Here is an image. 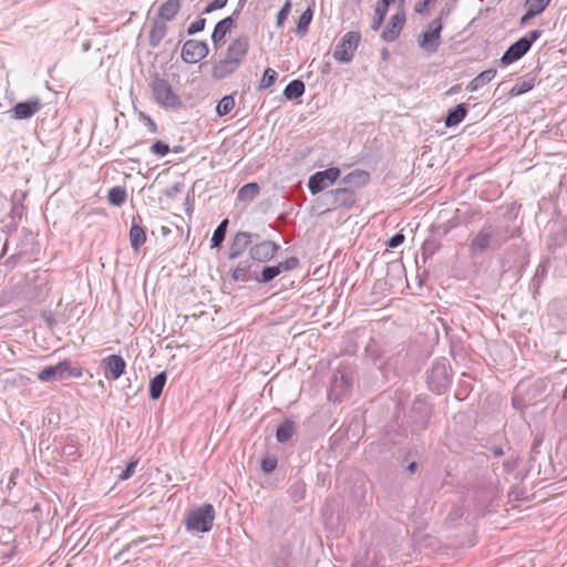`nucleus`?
I'll list each match as a JSON object with an SVG mask.
<instances>
[{
	"instance_id": "393cba45",
	"label": "nucleus",
	"mask_w": 567,
	"mask_h": 567,
	"mask_svg": "<svg viewBox=\"0 0 567 567\" xmlns=\"http://www.w3.org/2000/svg\"><path fill=\"white\" fill-rule=\"evenodd\" d=\"M467 114V106L465 103L457 104L450 109L445 115L444 123L446 127L458 125Z\"/></svg>"
},
{
	"instance_id": "58836bf2",
	"label": "nucleus",
	"mask_w": 567,
	"mask_h": 567,
	"mask_svg": "<svg viewBox=\"0 0 567 567\" xmlns=\"http://www.w3.org/2000/svg\"><path fill=\"white\" fill-rule=\"evenodd\" d=\"M547 275V266L542 262L537 266L536 271L530 280V289H533L534 296L538 292L545 277Z\"/></svg>"
},
{
	"instance_id": "5fc2aeb1",
	"label": "nucleus",
	"mask_w": 567,
	"mask_h": 567,
	"mask_svg": "<svg viewBox=\"0 0 567 567\" xmlns=\"http://www.w3.org/2000/svg\"><path fill=\"white\" fill-rule=\"evenodd\" d=\"M183 189V184L181 183H175L174 185H172L171 187L166 188L165 189V195L167 197H174L176 196L178 193H181Z\"/></svg>"
},
{
	"instance_id": "37998d69",
	"label": "nucleus",
	"mask_w": 567,
	"mask_h": 567,
	"mask_svg": "<svg viewBox=\"0 0 567 567\" xmlns=\"http://www.w3.org/2000/svg\"><path fill=\"white\" fill-rule=\"evenodd\" d=\"M534 85H535L534 79L523 81L522 83H517L511 89L509 95L512 97H514V96L524 94V93L530 91L534 87Z\"/></svg>"
},
{
	"instance_id": "864d4df0",
	"label": "nucleus",
	"mask_w": 567,
	"mask_h": 567,
	"mask_svg": "<svg viewBox=\"0 0 567 567\" xmlns=\"http://www.w3.org/2000/svg\"><path fill=\"white\" fill-rule=\"evenodd\" d=\"M137 466V462L133 461V462H130L127 465H126V468L122 472V474L120 475V477L122 480H127L130 478L133 473L135 472V468Z\"/></svg>"
},
{
	"instance_id": "ea45409f",
	"label": "nucleus",
	"mask_w": 567,
	"mask_h": 567,
	"mask_svg": "<svg viewBox=\"0 0 567 567\" xmlns=\"http://www.w3.org/2000/svg\"><path fill=\"white\" fill-rule=\"evenodd\" d=\"M235 106L233 95H225L217 104L216 112L219 116H225L231 112Z\"/></svg>"
},
{
	"instance_id": "79ce46f5",
	"label": "nucleus",
	"mask_w": 567,
	"mask_h": 567,
	"mask_svg": "<svg viewBox=\"0 0 567 567\" xmlns=\"http://www.w3.org/2000/svg\"><path fill=\"white\" fill-rule=\"evenodd\" d=\"M441 248V243L434 238L426 239L422 245V256L424 259L432 257Z\"/></svg>"
},
{
	"instance_id": "dca6fc26",
	"label": "nucleus",
	"mask_w": 567,
	"mask_h": 567,
	"mask_svg": "<svg viewBox=\"0 0 567 567\" xmlns=\"http://www.w3.org/2000/svg\"><path fill=\"white\" fill-rule=\"evenodd\" d=\"M249 51V38L246 34H240L233 39L226 52V58L236 62L238 65L245 61Z\"/></svg>"
},
{
	"instance_id": "13d9d810",
	"label": "nucleus",
	"mask_w": 567,
	"mask_h": 567,
	"mask_svg": "<svg viewBox=\"0 0 567 567\" xmlns=\"http://www.w3.org/2000/svg\"><path fill=\"white\" fill-rule=\"evenodd\" d=\"M450 13H451V7L449 4H445L442 8L437 18H441V21H442L444 18H447L450 16Z\"/></svg>"
},
{
	"instance_id": "0eeeda50",
	"label": "nucleus",
	"mask_w": 567,
	"mask_h": 567,
	"mask_svg": "<svg viewBox=\"0 0 567 567\" xmlns=\"http://www.w3.org/2000/svg\"><path fill=\"white\" fill-rule=\"evenodd\" d=\"M281 249L280 245L268 239H262L261 235L258 234L252 246L249 248V257L246 260L256 262L258 266L271 261Z\"/></svg>"
},
{
	"instance_id": "603ef678",
	"label": "nucleus",
	"mask_w": 567,
	"mask_h": 567,
	"mask_svg": "<svg viewBox=\"0 0 567 567\" xmlns=\"http://www.w3.org/2000/svg\"><path fill=\"white\" fill-rule=\"evenodd\" d=\"M404 239L405 237L402 233H396L386 241V246L390 248H396L403 244Z\"/></svg>"
},
{
	"instance_id": "ddd939ff",
	"label": "nucleus",
	"mask_w": 567,
	"mask_h": 567,
	"mask_svg": "<svg viewBox=\"0 0 567 567\" xmlns=\"http://www.w3.org/2000/svg\"><path fill=\"white\" fill-rule=\"evenodd\" d=\"M324 196L328 198V203L333 208L350 209L357 203V195L354 190L348 186L332 189L328 192Z\"/></svg>"
},
{
	"instance_id": "20e7f679",
	"label": "nucleus",
	"mask_w": 567,
	"mask_h": 567,
	"mask_svg": "<svg viewBox=\"0 0 567 567\" xmlns=\"http://www.w3.org/2000/svg\"><path fill=\"white\" fill-rule=\"evenodd\" d=\"M214 519V506L212 504H204L187 514L185 525L187 530L208 533L213 528Z\"/></svg>"
},
{
	"instance_id": "c9c22d12",
	"label": "nucleus",
	"mask_w": 567,
	"mask_h": 567,
	"mask_svg": "<svg viewBox=\"0 0 567 567\" xmlns=\"http://www.w3.org/2000/svg\"><path fill=\"white\" fill-rule=\"evenodd\" d=\"M313 17V9L309 7L307 10H305L301 16L298 19L297 27H296V34L297 35H305L309 29V25L312 21Z\"/></svg>"
},
{
	"instance_id": "09e8293b",
	"label": "nucleus",
	"mask_w": 567,
	"mask_h": 567,
	"mask_svg": "<svg viewBox=\"0 0 567 567\" xmlns=\"http://www.w3.org/2000/svg\"><path fill=\"white\" fill-rule=\"evenodd\" d=\"M151 151L152 153L156 154V155H159V156H165L169 153V146L162 142V141H156L152 146H151Z\"/></svg>"
},
{
	"instance_id": "5701e85b",
	"label": "nucleus",
	"mask_w": 567,
	"mask_h": 567,
	"mask_svg": "<svg viewBox=\"0 0 567 567\" xmlns=\"http://www.w3.org/2000/svg\"><path fill=\"white\" fill-rule=\"evenodd\" d=\"M489 247H492V237L485 224L478 234L471 240L470 250L473 254H481Z\"/></svg>"
},
{
	"instance_id": "a211bd4d",
	"label": "nucleus",
	"mask_w": 567,
	"mask_h": 567,
	"mask_svg": "<svg viewBox=\"0 0 567 567\" xmlns=\"http://www.w3.org/2000/svg\"><path fill=\"white\" fill-rule=\"evenodd\" d=\"M102 365L107 380H117L124 374L126 362L121 355L111 354L102 360Z\"/></svg>"
},
{
	"instance_id": "c85d7f7f",
	"label": "nucleus",
	"mask_w": 567,
	"mask_h": 567,
	"mask_svg": "<svg viewBox=\"0 0 567 567\" xmlns=\"http://www.w3.org/2000/svg\"><path fill=\"white\" fill-rule=\"evenodd\" d=\"M296 430L295 421L290 419H286L282 423H280L276 430V439L279 443L288 442Z\"/></svg>"
},
{
	"instance_id": "3c124183",
	"label": "nucleus",
	"mask_w": 567,
	"mask_h": 567,
	"mask_svg": "<svg viewBox=\"0 0 567 567\" xmlns=\"http://www.w3.org/2000/svg\"><path fill=\"white\" fill-rule=\"evenodd\" d=\"M227 1L228 0H214L203 10V13L208 14L215 10L223 9L227 4Z\"/></svg>"
},
{
	"instance_id": "774afa93",
	"label": "nucleus",
	"mask_w": 567,
	"mask_h": 567,
	"mask_svg": "<svg viewBox=\"0 0 567 567\" xmlns=\"http://www.w3.org/2000/svg\"><path fill=\"white\" fill-rule=\"evenodd\" d=\"M451 91H452V92H457V86H453V87L451 89Z\"/></svg>"
},
{
	"instance_id": "423d86ee",
	"label": "nucleus",
	"mask_w": 567,
	"mask_h": 567,
	"mask_svg": "<svg viewBox=\"0 0 567 567\" xmlns=\"http://www.w3.org/2000/svg\"><path fill=\"white\" fill-rule=\"evenodd\" d=\"M543 30H532L526 35L511 44L501 58L502 65H509L523 58L532 48L533 43L540 38Z\"/></svg>"
},
{
	"instance_id": "7ed1b4c3",
	"label": "nucleus",
	"mask_w": 567,
	"mask_h": 567,
	"mask_svg": "<svg viewBox=\"0 0 567 567\" xmlns=\"http://www.w3.org/2000/svg\"><path fill=\"white\" fill-rule=\"evenodd\" d=\"M151 89L157 104L166 109H178L182 106L181 97L173 91L169 82L155 73L152 78Z\"/></svg>"
},
{
	"instance_id": "72a5a7b5",
	"label": "nucleus",
	"mask_w": 567,
	"mask_h": 567,
	"mask_svg": "<svg viewBox=\"0 0 567 567\" xmlns=\"http://www.w3.org/2000/svg\"><path fill=\"white\" fill-rule=\"evenodd\" d=\"M306 91L305 83L301 80H292L284 90V96L287 100H296L303 95Z\"/></svg>"
},
{
	"instance_id": "6e6d98bb",
	"label": "nucleus",
	"mask_w": 567,
	"mask_h": 567,
	"mask_svg": "<svg viewBox=\"0 0 567 567\" xmlns=\"http://www.w3.org/2000/svg\"><path fill=\"white\" fill-rule=\"evenodd\" d=\"M433 0H421L420 2H417L415 4V12L419 13V14H424L425 11H426V8L427 6L432 2Z\"/></svg>"
},
{
	"instance_id": "4c0bfd02",
	"label": "nucleus",
	"mask_w": 567,
	"mask_h": 567,
	"mask_svg": "<svg viewBox=\"0 0 567 567\" xmlns=\"http://www.w3.org/2000/svg\"><path fill=\"white\" fill-rule=\"evenodd\" d=\"M288 495L293 503L302 501L306 495V483L302 480L295 481L288 488Z\"/></svg>"
},
{
	"instance_id": "8fccbe9b",
	"label": "nucleus",
	"mask_w": 567,
	"mask_h": 567,
	"mask_svg": "<svg viewBox=\"0 0 567 567\" xmlns=\"http://www.w3.org/2000/svg\"><path fill=\"white\" fill-rule=\"evenodd\" d=\"M205 25H206V19L199 18L198 20H196L188 27L187 34L193 35L197 32H200L205 29Z\"/></svg>"
},
{
	"instance_id": "412c9836",
	"label": "nucleus",
	"mask_w": 567,
	"mask_h": 567,
	"mask_svg": "<svg viewBox=\"0 0 567 567\" xmlns=\"http://www.w3.org/2000/svg\"><path fill=\"white\" fill-rule=\"evenodd\" d=\"M412 413L415 415L413 421L419 430H424L427 426L431 417V406L425 399L416 398L412 404Z\"/></svg>"
},
{
	"instance_id": "2f4dec72",
	"label": "nucleus",
	"mask_w": 567,
	"mask_h": 567,
	"mask_svg": "<svg viewBox=\"0 0 567 567\" xmlns=\"http://www.w3.org/2000/svg\"><path fill=\"white\" fill-rule=\"evenodd\" d=\"M130 241L132 248L137 251L141 246L146 241V233L145 229L137 225L136 223H133L130 229Z\"/></svg>"
},
{
	"instance_id": "7c9ffc66",
	"label": "nucleus",
	"mask_w": 567,
	"mask_h": 567,
	"mask_svg": "<svg viewBox=\"0 0 567 567\" xmlns=\"http://www.w3.org/2000/svg\"><path fill=\"white\" fill-rule=\"evenodd\" d=\"M167 380L166 372H159L150 381V396L153 400L159 399Z\"/></svg>"
},
{
	"instance_id": "6ab92c4d",
	"label": "nucleus",
	"mask_w": 567,
	"mask_h": 567,
	"mask_svg": "<svg viewBox=\"0 0 567 567\" xmlns=\"http://www.w3.org/2000/svg\"><path fill=\"white\" fill-rule=\"evenodd\" d=\"M405 23V14L403 11L396 12L394 16H392L386 23L385 28L381 32V38L385 42H393L395 41Z\"/></svg>"
},
{
	"instance_id": "c756f323",
	"label": "nucleus",
	"mask_w": 567,
	"mask_h": 567,
	"mask_svg": "<svg viewBox=\"0 0 567 567\" xmlns=\"http://www.w3.org/2000/svg\"><path fill=\"white\" fill-rule=\"evenodd\" d=\"M495 75H496V70L495 69L485 70V71L481 72L477 76H475L470 82V84L467 85L466 89L470 92L477 91L480 87H482L483 85H485L488 82H491L495 78Z\"/></svg>"
},
{
	"instance_id": "49530a36",
	"label": "nucleus",
	"mask_w": 567,
	"mask_h": 567,
	"mask_svg": "<svg viewBox=\"0 0 567 567\" xmlns=\"http://www.w3.org/2000/svg\"><path fill=\"white\" fill-rule=\"evenodd\" d=\"M290 11H291V2H290V0H287L276 16L277 28L284 27L286 20L288 19Z\"/></svg>"
},
{
	"instance_id": "aec40b11",
	"label": "nucleus",
	"mask_w": 567,
	"mask_h": 567,
	"mask_svg": "<svg viewBox=\"0 0 567 567\" xmlns=\"http://www.w3.org/2000/svg\"><path fill=\"white\" fill-rule=\"evenodd\" d=\"M238 19V11L218 21L212 33V41L215 48H218L227 33L230 32Z\"/></svg>"
},
{
	"instance_id": "4be33fe9",
	"label": "nucleus",
	"mask_w": 567,
	"mask_h": 567,
	"mask_svg": "<svg viewBox=\"0 0 567 567\" xmlns=\"http://www.w3.org/2000/svg\"><path fill=\"white\" fill-rule=\"evenodd\" d=\"M239 66L236 62L225 56V59L219 60L213 65L212 76L215 80H223L235 73Z\"/></svg>"
},
{
	"instance_id": "bf43d9fd",
	"label": "nucleus",
	"mask_w": 567,
	"mask_h": 567,
	"mask_svg": "<svg viewBox=\"0 0 567 567\" xmlns=\"http://www.w3.org/2000/svg\"><path fill=\"white\" fill-rule=\"evenodd\" d=\"M492 454L495 456V457H501L504 455V451L501 446H494L492 449Z\"/></svg>"
},
{
	"instance_id": "de8ad7c7",
	"label": "nucleus",
	"mask_w": 567,
	"mask_h": 567,
	"mask_svg": "<svg viewBox=\"0 0 567 567\" xmlns=\"http://www.w3.org/2000/svg\"><path fill=\"white\" fill-rule=\"evenodd\" d=\"M277 458L275 456H268L261 460V470L265 474L272 473L277 467Z\"/></svg>"
},
{
	"instance_id": "c03bdc74",
	"label": "nucleus",
	"mask_w": 567,
	"mask_h": 567,
	"mask_svg": "<svg viewBox=\"0 0 567 567\" xmlns=\"http://www.w3.org/2000/svg\"><path fill=\"white\" fill-rule=\"evenodd\" d=\"M386 13H388V9H385L384 7H381V4H377V7L374 9V17H373V20L371 23L372 30L378 31L381 28Z\"/></svg>"
},
{
	"instance_id": "4468645a",
	"label": "nucleus",
	"mask_w": 567,
	"mask_h": 567,
	"mask_svg": "<svg viewBox=\"0 0 567 567\" xmlns=\"http://www.w3.org/2000/svg\"><path fill=\"white\" fill-rule=\"evenodd\" d=\"M209 53L208 44L205 41L187 40L182 49V59L184 62L195 64L206 58Z\"/></svg>"
},
{
	"instance_id": "1a4fd4ad",
	"label": "nucleus",
	"mask_w": 567,
	"mask_h": 567,
	"mask_svg": "<svg viewBox=\"0 0 567 567\" xmlns=\"http://www.w3.org/2000/svg\"><path fill=\"white\" fill-rule=\"evenodd\" d=\"M352 385V377L350 370L340 367L333 373V378L328 391V399L332 402H341L348 394Z\"/></svg>"
},
{
	"instance_id": "338daca9",
	"label": "nucleus",
	"mask_w": 567,
	"mask_h": 567,
	"mask_svg": "<svg viewBox=\"0 0 567 567\" xmlns=\"http://www.w3.org/2000/svg\"><path fill=\"white\" fill-rule=\"evenodd\" d=\"M329 68H330V65H329V63H327V64L324 65V68L322 69L321 73H322V74L328 73V72H329Z\"/></svg>"
},
{
	"instance_id": "f03ea898",
	"label": "nucleus",
	"mask_w": 567,
	"mask_h": 567,
	"mask_svg": "<svg viewBox=\"0 0 567 567\" xmlns=\"http://www.w3.org/2000/svg\"><path fill=\"white\" fill-rule=\"evenodd\" d=\"M429 389L436 393H444L452 382V370L450 362L445 358L436 359L426 372Z\"/></svg>"
},
{
	"instance_id": "2eb2a0df",
	"label": "nucleus",
	"mask_w": 567,
	"mask_h": 567,
	"mask_svg": "<svg viewBox=\"0 0 567 567\" xmlns=\"http://www.w3.org/2000/svg\"><path fill=\"white\" fill-rule=\"evenodd\" d=\"M42 107L41 99L32 96L27 101L17 103L9 112L14 120H29Z\"/></svg>"
},
{
	"instance_id": "b1692460",
	"label": "nucleus",
	"mask_w": 567,
	"mask_h": 567,
	"mask_svg": "<svg viewBox=\"0 0 567 567\" xmlns=\"http://www.w3.org/2000/svg\"><path fill=\"white\" fill-rule=\"evenodd\" d=\"M370 182V174L363 169H354L342 177L341 183L350 188H361Z\"/></svg>"
},
{
	"instance_id": "473e14b6",
	"label": "nucleus",
	"mask_w": 567,
	"mask_h": 567,
	"mask_svg": "<svg viewBox=\"0 0 567 567\" xmlns=\"http://www.w3.org/2000/svg\"><path fill=\"white\" fill-rule=\"evenodd\" d=\"M549 2L550 0H536L534 3H532L526 13L520 18V25H525L530 19L540 14L549 4Z\"/></svg>"
},
{
	"instance_id": "0e129e2a",
	"label": "nucleus",
	"mask_w": 567,
	"mask_h": 567,
	"mask_svg": "<svg viewBox=\"0 0 567 567\" xmlns=\"http://www.w3.org/2000/svg\"><path fill=\"white\" fill-rule=\"evenodd\" d=\"M145 540H146V538H138V539L132 542L130 546H136L137 544L143 543Z\"/></svg>"
},
{
	"instance_id": "a19ab883",
	"label": "nucleus",
	"mask_w": 567,
	"mask_h": 567,
	"mask_svg": "<svg viewBox=\"0 0 567 567\" xmlns=\"http://www.w3.org/2000/svg\"><path fill=\"white\" fill-rule=\"evenodd\" d=\"M299 259L296 256H291L287 258L284 261L278 262L277 265H274L276 269H279L277 271V275L279 276L282 272L295 270L299 267Z\"/></svg>"
},
{
	"instance_id": "39448f33",
	"label": "nucleus",
	"mask_w": 567,
	"mask_h": 567,
	"mask_svg": "<svg viewBox=\"0 0 567 567\" xmlns=\"http://www.w3.org/2000/svg\"><path fill=\"white\" fill-rule=\"evenodd\" d=\"M82 368L73 365L70 360L60 361L55 365H49L38 372L37 378L41 382L62 381L68 378H81Z\"/></svg>"
},
{
	"instance_id": "e433bc0d",
	"label": "nucleus",
	"mask_w": 567,
	"mask_h": 567,
	"mask_svg": "<svg viewBox=\"0 0 567 567\" xmlns=\"http://www.w3.org/2000/svg\"><path fill=\"white\" fill-rule=\"evenodd\" d=\"M127 198V194L125 188L121 186H114L109 190L107 199L109 203L113 206L120 207L122 206Z\"/></svg>"
},
{
	"instance_id": "f257e3e1",
	"label": "nucleus",
	"mask_w": 567,
	"mask_h": 567,
	"mask_svg": "<svg viewBox=\"0 0 567 567\" xmlns=\"http://www.w3.org/2000/svg\"><path fill=\"white\" fill-rule=\"evenodd\" d=\"M274 265H260L256 262H250L249 260H241L238 265L231 270L230 277L234 281L238 282H249L256 281L261 285H267L272 281L276 277H278L277 271Z\"/></svg>"
},
{
	"instance_id": "69168bd1",
	"label": "nucleus",
	"mask_w": 567,
	"mask_h": 567,
	"mask_svg": "<svg viewBox=\"0 0 567 567\" xmlns=\"http://www.w3.org/2000/svg\"><path fill=\"white\" fill-rule=\"evenodd\" d=\"M381 55L383 60H386L389 58V51L386 49H383Z\"/></svg>"
},
{
	"instance_id": "f704fd0d",
	"label": "nucleus",
	"mask_w": 567,
	"mask_h": 567,
	"mask_svg": "<svg viewBox=\"0 0 567 567\" xmlns=\"http://www.w3.org/2000/svg\"><path fill=\"white\" fill-rule=\"evenodd\" d=\"M228 224H229L228 218H225L220 221V224L214 230L213 236L210 238V247L212 248H218L221 246V244L225 240L226 234H227Z\"/></svg>"
},
{
	"instance_id": "9d476101",
	"label": "nucleus",
	"mask_w": 567,
	"mask_h": 567,
	"mask_svg": "<svg viewBox=\"0 0 567 567\" xmlns=\"http://www.w3.org/2000/svg\"><path fill=\"white\" fill-rule=\"evenodd\" d=\"M361 41V34L358 31L347 32L336 45L333 58L341 63H350L354 52Z\"/></svg>"
},
{
	"instance_id": "052dcab7",
	"label": "nucleus",
	"mask_w": 567,
	"mask_h": 567,
	"mask_svg": "<svg viewBox=\"0 0 567 567\" xmlns=\"http://www.w3.org/2000/svg\"><path fill=\"white\" fill-rule=\"evenodd\" d=\"M147 125H148L151 132H153V133L157 132V125L151 117H147Z\"/></svg>"
},
{
	"instance_id": "bb28decb",
	"label": "nucleus",
	"mask_w": 567,
	"mask_h": 567,
	"mask_svg": "<svg viewBox=\"0 0 567 567\" xmlns=\"http://www.w3.org/2000/svg\"><path fill=\"white\" fill-rule=\"evenodd\" d=\"M181 9V0H166L158 9L161 21H171Z\"/></svg>"
},
{
	"instance_id": "a878e982",
	"label": "nucleus",
	"mask_w": 567,
	"mask_h": 567,
	"mask_svg": "<svg viewBox=\"0 0 567 567\" xmlns=\"http://www.w3.org/2000/svg\"><path fill=\"white\" fill-rule=\"evenodd\" d=\"M167 33V25L164 21L154 20L150 30V45L157 48Z\"/></svg>"
},
{
	"instance_id": "e2e57ef3",
	"label": "nucleus",
	"mask_w": 567,
	"mask_h": 567,
	"mask_svg": "<svg viewBox=\"0 0 567 567\" xmlns=\"http://www.w3.org/2000/svg\"><path fill=\"white\" fill-rule=\"evenodd\" d=\"M245 3H246V0H239V1H238V4H237V8L234 10V12H237V11H238V16H239V14H240L241 9H243V8H244V6H245Z\"/></svg>"
},
{
	"instance_id": "680f3d73",
	"label": "nucleus",
	"mask_w": 567,
	"mask_h": 567,
	"mask_svg": "<svg viewBox=\"0 0 567 567\" xmlns=\"http://www.w3.org/2000/svg\"><path fill=\"white\" fill-rule=\"evenodd\" d=\"M417 468V464L416 462H411L408 466H406V470L410 472V473H414Z\"/></svg>"
},
{
	"instance_id": "cd10ccee",
	"label": "nucleus",
	"mask_w": 567,
	"mask_h": 567,
	"mask_svg": "<svg viewBox=\"0 0 567 567\" xmlns=\"http://www.w3.org/2000/svg\"><path fill=\"white\" fill-rule=\"evenodd\" d=\"M260 193L258 183L251 182L241 186L237 193V199L239 202H252Z\"/></svg>"
},
{
	"instance_id": "a18cd8bd",
	"label": "nucleus",
	"mask_w": 567,
	"mask_h": 567,
	"mask_svg": "<svg viewBox=\"0 0 567 567\" xmlns=\"http://www.w3.org/2000/svg\"><path fill=\"white\" fill-rule=\"evenodd\" d=\"M277 76L278 74L275 70L267 68L259 83V90H265L271 86L276 82Z\"/></svg>"
},
{
	"instance_id": "f3484780",
	"label": "nucleus",
	"mask_w": 567,
	"mask_h": 567,
	"mask_svg": "<svg viewBox=\"0 0 567 567\" xmlns=\"http://www.w3.org/2000/svg\"><path fill=\"white\" fill-rule=\"evenodd\" d=\"M492 237V248L499 249L508 239L515 236V229L505 223L486 224Z\"/></svg>"
},
{
	"instance_id": "f8f14e48",
	"label": "nucleus",
	"mask_w": 567,
	"mask_h": 567,
	"mask_svg": "<svg viewBox=\"0 0 567 567\" xmlns=\"http://www.w3.org/2000/svg\"><path fill=\"white\" fill-rule=\"evenodd\" d=\"M256 239H258L257 233L237 231L229 244L228 259H237L241 257L245 251H249V248Z\"/></svg>"
},
{
	"instance_id": "6e6552de",
	"label": "nucleus",
	"mask_w": 567,
	"mask_h": 567,
	"mask_svg": "<svg viewBox=\"0 0 567 567\" xmlns=\"http://www.w3.org/2000/svg\"><path fill=\"white\" fill-rule=\"evenodd\" d=\"M443 23L441 18H435L427 24V29L417 37L419 47L429 54L437 52L441 45V32Z\"/></svg>"
},
{
	"instance_id": "9b49d317",
	"label": "nucleus",
	"mask_w": 567,
	"mask_h": 567,
	"mask_svg": "<svg viewBox=\"0 0 567 567\" xmlns=\"http://www.w3.org/2000/svg\"><path fill=\"white\" fill-rule=\"evenodd\" d=\"M340 169L338 167H330L324 171L316 172L308 181V188L312 195H316L327 188L329 185L337 182L340 177Z\"/></svg>"
},
{
	"instance_id": "4d7b16f0",
	"label": "nucleus",
	"mask_w": 567,
	"mask_h": 567,
	"mask_svg": "<svg viewBox=\"0 0 567 567\" xmlns=\"http://www.w3.org/2000/svg\"><path fill=\"white\" fill-rule=\"evenodd\" d=\"M44 321L49 328H53L56 324V320L51 313L44 316Z\"/></svg>"
}]
</instances>
